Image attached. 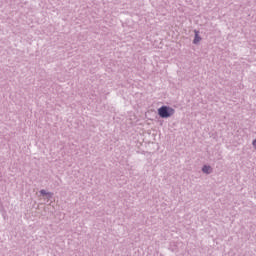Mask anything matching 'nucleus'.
Wrapping results in <instances>:
<instances>
[{"label":"nucleus","instance_id":"nucleus-1","mask_svg":"<svg viewBox=\"0 0 256 256\" xmlns=\"http://www.w3.org/2000/svg\"><path fill=\"white\" fill-rule=\"evenodd\" d=\"M158 115L162 117V119H167L172 117V115H175V109L169 106H162L158 109Z\"/></svg>","mask_w":256,"mask_h":256},{"label":"nucleus","instance_id":"nucleus-2","mask_svg":"<svg viewBox=\"0 0 256 256\" xmlns=\"http://www.w3.org/2000/svg\"><path fill=\"white\" fill-rule=\"evenodd\" d=\"M194 33H195L194 43L195 45H197V43L201 41V37H199V31L195 30Z\"/></svg>","mask_w":256,"mask_h":256},{"label":"nucleus","instance_id":"nucleus-3","mask_svg":"<svg viewBox=\"0 0 256 256\" xmlns=\"http://www.w3.org/2000/svg\"><path fill=\"white\" fill-rule=\"evenodd\" d=\"M203 173H211V166H204L202 168Z\"/></svg>","mask_w":256,"mask_h":256},{"label":"nucleus","instance_id":"nucleus-4","mask_svg":"<svg viewBox=\"0 0 256 256\" xmlns=\"http://www.w3.org/2000/svg\"><path fill=\"white\" fill-rule=\"evenodd\" d=\"M41 195H47V192L45 190L40 191Z\"/></svg>","mask_w":256,"mask_h":256},{"label":"nucleus","instance_id":"nucleus-5","mask_svg":"<svg viewBox=\"0 0 256 256\" xmlns=\"http://www.w3.org/2000/svg\"><path fill=\"white\" fill-rule=\"evenodd\" d=\"M253 147L256 149V140L253 141Z\"/></svg>","mask_w":256,"mask_h":256}]
</instances>
